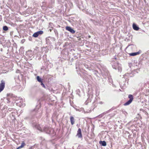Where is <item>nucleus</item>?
<instances>
[{
	"label": "nucleus",
	"instance_id": "1",
	"mask_svg": "<svg viewBox=\"0 0 149 149\" xmlns=\"http://www.w3.org/2000/svg\"><path fill=\"white\" fill-rule=\"evenodd\" d=\"M36 127L38 130H40L41 132L44 131L46 133L49 134H51L52 132L53 131V130L52 129L48 127H45L43 128V130H42L40 127L37 125L36 126Z\"/></svg>",
	"mask_w": 149,
	"mask_h": 149
},
{
	"label": "nucleus",
	"instance_id": "2",
	"mask_svg": "<svg viewBox=\"0 0 149 149\" xmlns=\"http://www.w3.org/2000/svg\"><path fill=\"white\" fill-rule=\"evenodd\" d=\"M128 97L130 99V100L124 104V106H127L130 104L133 100V97L132 95L131 94L129 95Z\"/></svg>",
	"mask_w": 149,
	"mask_h": 149
},
{
	"label": "nucleus",
	"instance_id": "3",
	"mask_svg": "<svg viewBox=\"0 0 149 149\" xmlns=\"http://www.w3.org/2000/svg\"><path fill=\"white\" fill-rule=\"evenodd\" d=\"M5 81L3 80H2L0 84V93L4 89L5 87Z\"/></svg>",
	"mask_w": 149,
	"mask_h": 149
},
{
	"label": "nucleus",
	"instance_id": "4",
	"mask_svg": "<svg viewBox=\"0 0 149 149\" xmlns=\"http://www.w3.org/2000/svg\"><path fill=\"white\" fill-rule=\"evenodd\" d=\"M66 29L72 34L75 33V31L70 27L67 26L66 27Z\"/></svg>",
	"mask_w": 149,
	"mask_h": 149
},
{
	"label": "nucleus",
	"instance_id": "5",
	"mask_svg": "<svg viewBox=\"0 0 149 149\" xmlns=\"http://www.w3.org/2000/svg\"><path fill=\"white\" fill-rule=\"evenodd\" d=\"M77 136L79 138H81L82 137L81 130L80 128H79L77 131Z\"/></svg>",
	"mask_w": 149,
	"mask_h": 149
},
{
	"label": "nucleus",
	"instance_id": "6",
	"mask_svg": "<svg viewBox=\"0 0 149 149\" xmlns=\"http://www.w3.org/2000/svg\"><path fill=\"white\" fill-rule=\"evenodd\" d=\"M133 28L134 30L138 31L139 29V28L135 24H133Z\"/></svg>",
	"mask_w": 149,
	"mask_h": 149
},
{
	"label": "nucleus",
	"instance_id": "7",
	"mask_svg": "<svg viewBox=\"0 0 149 149\" xmlns=\"http://www.w3.org/2000/svg\"><path fill=\"white\" fill-rule=\"evenodd\" d=\"M70 121L71 122V123L72 125H73L74 123V118L72 116H71L70 117Z\"/></svg>",
	"mask_w": 149,
	"mask_h": 149
},
{
	"label": "nucleus",
	"instance_id": "8",
	"mask_svg": "<svg viewBox=\"0 0 149 149\" xmlns=\"http://www.w3.org/2000/svg\"><path fill=\"white\" fill-rule=\"evenodd\" d=\"M99 143L102 146H106V143L105 141H100L99 142Z\"/></svg>",
	"mask_w": 149,
	"mask_h": 149
},
{
	"label": "nucleus",
	"instance_id": "9",
	"mask_svg": "<svg viewBox=\"0 0 149 149\" xmlns=\"http://www.w3.org/2000/svg\"><path fill=\"white\" fill-rule=\"evenodd\" d=\"M139 52H136L132 53L130 54V55L131 56H134L139 54Z\"/></svg>",
	"mask_w": 149,
	"mask_h": 149
},
{
	"label": "nucleus",
	"instance_id": "10",
	"mask_svg": "<svg viewBox=\"0 0 149 149\" xmlns=\"http://www.w3.org/2000/svg\"><path fill=\"white\" fill-rule=\"evenodd\" d=\"M82 67L83 69H84V68H88L89 66L86 64V63H84L83 65H82Z\"/></svg>",
	"mask_w": 149,
	"mask_h": 149
},
{
	"label": "nucleus",
	"instance_id": "11",
	"mask_svg": "<svg viewBox=\"0 0 149 149\" xmlns=\"http://www.w3.org/2000/svg\"><path fill=\"white\" fill-rule=\"evenodd\" d=\"M25 145V143L24 142H22L21 145L18 147V148H23Z\"/></svg>",
	"mask_w": 149,
	"mask_h": 149
},
{
	"label": "nucleus",
	"instance_id": "12",
	"mask_svg": "<svg viewBox=\"0 0 149 149\" xmlns=\"http://www.w3.org/2000/svg\"><path fill=\"white\" fill-rule=\"evenodd\" d=\"M37 79L38 81L40 82H42L41 79L39 76H38L37 77Z\"/></svg>",
	"mask_w": 149,
	"mask_h": 149
},
{
	"label": "nucleus",
	"instance_id": "13",
	"mask_svg": "<svg viewBox=\"0 0 149 149\" xmlns=\"http://www.w3.org/2000/svg\"><path fill=\"white\" fill-rule=\"evenodd\" d=\"M38 33L36 32L33 35V36L35 38H36L38 36Z\"/></svg>",
	"mask_w": 149,
	"mask_h": 149
},
{
	"label": "nucleus",
	"instance_id": "14",
	"mask_svg": "<svg viewBox=\"0 0 149 149\" xmlns=\"http://www.w3.org/2000/svg\"><path fill=\"white\" fill-rule=\"evenodd\" d=\"M36 32L38 33V36L39 35H42V34L43 33V32L42 31H38V32Z\"/></svg>",
	"mask_w": 149,
	"mask_h": 149
},
{
	"label": "nucleus",
	"instance_id": "15",
	"mask_svg": "<svg viewBox=\"0 0 149 149\" xmlns=\"http://www.w3.org/2000/svg\"><path fill=\"white\" fill-rule=\"evenodd\" d=\"M3 29L4 30V31H7L8 30V27L7 26H4L3 27Z\"/></svg>",
	"mask_w": 149,
	"mask_h": 149
},
{
	"label": "nucleus",
	"instance_id": "16",
	"mask_svg": "<svg viewBox=\"0 0 149 149\" xmlns=\"http://www.w3.org/2000/svg\"><path fill=\"white\" fill-rule=\"evenodd\" d=\"M116 66H115L114 65H112V67L113 68H114V69H116V68H117V67L118 65V64L117 63H116Z\"/></svg>",
	"mask_w": 149,
	"mask_h": 149
},
{
	"label": "nucleus",
	"instance_id": "17",
	"mask_svg": "<svg viewBox=\"0 0 149 149\" xmlns=\"http://www.w3.org/2000/svg\"><path fill=\"white\" fill-rule=\"evenodd\" d=\"M41 85L42 86V87H44L45 88V86L44 84L42 82H41Z\"/></svg>",
	"mask_w": 149,
	"mask_h": 149
},
{
	"label": "nucleus",
	"instance_id": "18",
	"mask_svg": "<svg viewBox=\"0 0 149 149\" xmlns=\"http://www.w3.org/2000/svg\"><path fill=\"white\" fill-rule=\"evenodd\" d=\"M118 69L119 71H120V72L121 71V70H122L121 68H118Z\"/></svg>",
	"mask_w": 149,
	"mask_h": 149
},
{
	"label": "nucleus",
	"instance_id": "19",
	"mask_svg": "<svg viewBox=\"0 0 149 149\" xmlns=\"http://www.w3.org/2000/svg\"><path fill=\"white\" fill-rule=\"evenodd\" d=\"M99 103L102 104H103V102H99Z\"/></svg>",
	"mask_w": 149,
	"mask_h": 149
}]
</instances>
